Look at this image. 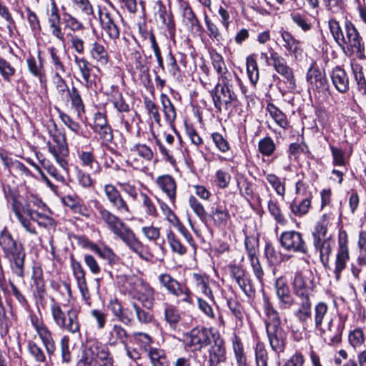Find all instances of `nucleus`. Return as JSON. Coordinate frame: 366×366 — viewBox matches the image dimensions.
<instances>
[{
	"mask_svg": "<svg viewBox=\"0 0 366 366\" xmlns=\"http://www.w3.org/2000/svg\"><path fill=\"white\" fill-rule=\"evenodd\" d=\"M4 194L20 224L29 233L36 234L35 227L31 221L36 222L39 226L46 229L54 227L55 222L51 217L41 214L36 209L46 207L40 199L34 196L24 198L10 187L7 189H4Z\"/></svg>",
	"mask_w": 366,
	"mask_h": 366,
	"instance_id": "f257e3e1",
	"label": "nucleus"
},
{
	"mask_svg": "<svg viewBox=\"0 0 366 366\" xmlns=\"http://www.w3.org/2000/svg\"><path fill=\"white\" fill-rule=\"evenodd\" d=\"M97 219L112 234L119 239L133 252L144 259V244L134 232L117 215L109 209L99 207L97 209Z\"/></svg>",
	"mask_w": 366,
	"mask_h": 366,
	"instance_id": "f03ea898",
	"label": "nucleus"
},
{
	"mask_svg": "<svg viewBox=\"0 0 366 366\" xmlns=\"http://www.w3.org/2000/svg\"><path fill=\"white\" fill-rule=\"evenodd\" d=\"M0 248L4 257L10 262L14 273L22 277L26 257L24 249L6 227L0 231Z\"/></svg>",
	"mask_w": 366,
	"mask_h": 366,
	"instance_id": "7ed1b4c3",
	"label": "nucleus"
},
{
	"mask_svg": "<svg viewBox=\"0 0 366 366\" xmlns=\"http://www.w3.org/2000/svg\"><path fill=\"white\" fill-rule=\"evenodd\" d=\"M51 313L55 324L61 330L71 334L79 332L80 323L76 309L71 307L64 311L59 303L53 302L51 305Z\"/></svg>",
	"mask_w": 366,
	"mask_h": 366,
	"instance_id": "20e7f679",
	"label": "nucleus"
},
{
	"mask_svg": "<svg viewBox=\"0 0 366 366\" xmlns=\"http://www.w3.org/2000/svg\"><path fill=\"white\" fill-rule=\"evenodd\" d=\"M127 283L131 287L129 292L133 298L139 301L147 309H152L154 304V289L145 280L137 276L129 277Z\"/></svg>",
	"mask_w": 366,
	"mask_h": 366,
	"instance_id": "39448f33",
	"label": "nucleus"
},
{
	"mask_svg": "<svg viewBox=\"0 0 366 366\" xmlns=\"http://www.w3.org/2000/svg\"><path fill=\"white\" fill-rule=\"evenodd\" d=\"M53 142L49 141L46 143L49 153L54 157L56 162L63 169L69 173V163L67 157L69 150L66 142V136L62 132H57L51 135Z\"/></svg>",
	"mask_w": 366,
	"mask_h": 366,
	"instance_id": "423d86ee",
	"label": "nucleus"
},
{
	"mask_svg": "<svg viewBox=\"0 0 366 366\" xmlns=\"http://www.w3.org/2000/svg\"><path fill=\"white\" fill-rule=\"evenodd\" d=\"M345 36L344 39H340V44H347L358 59H365V45L357 29L350 21L345 22Z\"/></svg>",
	"mask_w": 366,
	"mask_h": 366,
	"instance_id": "0eeeda50",
	"label": "nucleus"
},
{
	"mask_svg": "<svg viewBox=\"0 0 366 366\" xmlns=\"http://www.w3.org/2000/svg\"><path fill=\"white\" fill-rule=\"evenodd\" d=\"M210 331L205 327L193 328L185 335L186 345L192 351H200L211 343Z\"/></svg>",
	"mask_w": 366,
	"mask_h": 366,
	"instance_id": "6e6552de",
	"label": "nucleus"
},
{
	"mask_svg": "<svg viewBox=\"0 0 366 366\" xmlns=\"http://www.w3.org/2000/svg\"><path fill=\"white\" fill-rule=\"evenodd\" d=\"M30 320L47 353L49 355H54L56 350V345L51 332L44 323L43 320L36 315H31Z\"/></svg>",
	"mask_w": 366,
	"mask_h": 366,
	"instance_id": "1a4fd4ad",
	"label": "nucleus"
},
{
	"mask_svg": "<svg viewBox=\"0 0 366 366\" xmlns=\"http://www.w3.org/2000/svg\"><path fill=\"white\" fill-rule=\"evenodd\" d=\"M99 19L102 31L112 40L119 38L120 28L117 24L116 16L106 8H99Z\"/></svg>",
	"mask_w": 366,
	"mask_h": 366,
	"instance_id": "9d476101",
	"label": "nucleus"
},
{
	"mask_svg": "<svg viewBox=\"0 0 366 366\" xmlns=\"http://www.w3.org/2000/svg\"><path fill=\"white\" fill-rule=\"evenodd\" d=\"M107 200L120 214H131V209L118 189L112 184H107L103 189Z\"/></svg>",
	"mask_w": 366,
	"mask_h": 366,
	"instance_id": "9b49d317",
	"label": "nucleus"
},
{
	"mask_svg": "<svg viewBox=\"0 0 366 366\" xmlns=\"http://www.w3.org/2000/svg\"><path fill=\"white\" fill-rule=\"evenodd\" d=\"M91 355L103 362V366H113L114 360L107 345L103 344L97 339H90L87 341V349L85 351Z\"/></svg>",
	"mask_w": 366,
	"mask_h": 366,
	"instance_id": "f8f14e48",
	"label": "nucleus"
},
{
	"mask_svg": "<svg viewBox=\"0 0 366 366\" xmlns=\"http://www.w3.org/2000/svg\"><path fill=\"white\" fill-rule=\"evenodd\" d=\"M74 61L80 72L85 86L86 88L92 87L95 84V79L97 77L94 71H99L98 66L93 65L84 57H79L76 55L74 56Z\"/></svg>",
	"mask_w": 366,
	"mask_h": 366,
	"instance_id": "ddd939ff",
	"label": "nucleus"
},
{
	"mask_svg": "<svg viewBox=\"0 0 366 366\" xmlns=\"http://www.w3.org/2000/svg\"><path fill=\"white\" fill-rule=\"evenodd\" d=\"M280 244L289 252L306 253L305 242L298 232L290 230L282 232Z\"/></svg>",
	"mask_w": 366,
	"mask_h": 366,
	"instance_id": "4468645a",
	"label": "nucleus"
},
{
	"mask_svg": "<svg viewBox=\"0 0 366 366\" xmlns=\"http://www.w3.org/2000/svg\"><path fill=\"white\" fill-rule=\"evenodd\" d=\"M350 259L347 234L345 232L340 234L338 249L336 254L335 273L338 275L345 269Z\"/></svg>",
	"mask_w": 366,
	"mask_h": 366,
	"instance_id": "2eb2a0df",
	"label": "nucleus"
},
{
	"mask_svg": "<svg viewBox=\"0 0 366 366\" xmlns=\"http://www.w3.org/2000/svg\"><path fill=\"white\" fill-rule=\"evenodd\" d=\"M309 272L295 274L293 280V288L297 295L309 298L314 287L313 280Z\"/></svg>",
	"mask_w": 366,
	"mask_h": 366,
	"instance_id": "dca6fc26",
	"label": "nucleus"
},
{
	"mask_svg": "<svg viewBox=\"0 0 366 366\" xmlns=\"http://www.w3.org/2000/svg\"><path fill=\"white\" fill-rule=\"evenodd\" d=\"M271 349L277 353L285 350L287 342V333L280 327L274 328L273 326L266 330Z\"/></svg>",
	"mask_w": 366,
	"mask_h": 366,
	"instance_id": "f3484780",
	"label": "nucleus"
},
{
	"mask_svg": "<svg viewBox=\"0 0 366 366\" xmlns=\"http://www.w3.org/2000/svg\"><path fill=\"white\" fill-rule=\"evenodd\" d=\"M71 266L81 296L86 301V304L90 305V294L85 278V271L81 265L80 262L74 258H71Z\"/></svg>",
	"mask_w": 366,
	"mask_h": 366,
	"instance_id": "a211bd4d",
	"label": "nucleus"
},
{
	"mask_svg": "<svg viewBox=\"0 0 366 366\" xmlns=\"http://www.w3.org/2000/svg\"><path fill=\"white\" fill-rule=\"evenodd\" d=\"M231 273L232 277L247 297H251L254 294V289L249 274L244 269L237 266H232Z\"/></svg>",
	"mask_w": 366,
	"mask_h": 366,
	"instance_id": "6ab92c4d",
	"label": "nucleus"
},
{
	"mask_svg": "<svg viewBox=\"0 0 366 366\" xmlns=\"http://www.w3.org/2000/svg\"><path fill=\"white\" fill-rule=\"evenodd\" d=\"M270 60L275 71L282 75L290 84L295 86L292 70L287 66L286 60L277 52L272 50L270 52Z\"/></svg>",
	"mask_w": 366,
	"mask_h": 366,
	"instance_id": "aec40b11",
	"label": "nucleus"
},
{
	"mask_svg": "<svg viewBox=\"0 0 366 366\" xmlns=\"http://www.w3.org/2000/svg\"><path fill=\"white\" fill-rule=\"evenodd\" d=\"M192 284L194 289L201 292L208 300L214 303L213 292L209 286V277L206 274L193 273L192 275Z\"/></svg>",
	"mask_w": 366,
	"mask_h": 366,
	"instance_id": "412c9836",
	"label": "nucleus"
},
{
	"mask_svg": "<svg viewBox=\"0 0 366 366\" xmlns=\"http://www.w3.org/2000/svg\"><path fill=\"white\" fill-rule=\"evenodd\" d=\"M214 107L222 112V109H227L228 106L237 99L228 100V93L227 89L218 83L214 89L210 92Z\"/></svg>",
	"mask_w": 366,
	"mask_h": 366,
	"instance_id": "4be33fe9",
	"label": "nucleus"
},
{
	"mask_svg": "<svg viewBox=\"0 0 366 366\" xmlns=\"http://www.w3.org/2000/svg\"><path fill=\"white\" fill-rule=\"evenodd\" d=\"M329 74L334 86L338 92L345 93L349 90V77L342 68L337 66L329 72Z\"/></svg>",
	"mask_w": 366,
	"mask_h": 366,
	"instance_id": "5701e85b",
	"label": "nucleus"
},
{
	"mask_svg": "<svg viewBox=\"0 0 366 366\" xmlns=\"http://www.w3.org/2000/svg\"><path fill=\"white\" fill-rule=\"evenodd\" d=\"M226 361V349L224 342L217 339L214 344L209 350V366H218Z\"/></svg>",
	"mask_w": 366,
	"mask_h": 366,
	"instance_id": "b1692460",
	"label": "nucleus"
},
{
	"mask_svg": "<svg viewBox=\"0 0 366 366\" xmlns=\"http://www.w3.org/2000/svg\"><path fill=\"white\" fill-rule=\"evenodd\" d=\"M156 183L158 187L164 193L172 203L176 199L177 184L174 179L168 174L157 178Z\"/></svg>",
	"mask_w": 366,
	"mask_h": 366,
	"instance_id": "393cba45",
	"label": "nucleus"
},
{
	"mask_svg": "<svg viewBox=\"0 0 366 366\" xmlns=\"http://www.w3.org/2000/svg\"><path fill=\"white\" fill-rule=\"evenodd\" d=\"M276 293L281 304V307L288 309L293 305V298L290 294V289L286 280L278 278L275 282Z\"/></svg>",
	"mask_w": 366,
	"mask_h": 366,
	"instance_id": "a878e982",
	"label": "nucleus"
},
{
	"mask_svg": "<svg viewBox=\"0 0 366 366\" xmlns=\"http://www.w3.org/2000/svg\"><path fill=\"white\" fill-rule=\"evenodd\" d=\"M89 54L98 66H106L109 62V56L106 47L98 41L91 44Z\"/></svg>",
	"mask_w": 366,
	"mask_h": 366,
	"instance_id": "bb28decb",
	"label": "nucleus"
},
{
	"mask_svg": "<svg viewBox=\"0 0 366 366\" xmlns=\"http://www.w3.org/2000/svg\"><path fill=\"white\" fill-rule=\"evenodd\" d=\"M263 310L266 316L265 325L266 330L269 329L270 327H280L281 320L277 310L273 307L272 303L269 301L268 298L264 297L263 300Z\"/></svg>",
	"mask_w": 366,
	"mask_h": 366,
	"instance_id": "cd10ccee",
	"label": "nucleus"
},
{
	"mask_svg": "<svg viewBox=\"0 0 366 366\" xmlns=\"http://www.w3.org/2000/svg\"><path fill=\"white\" fill-rule=\"evenodd\" d=\"M129 337L127 330L119 324H114L107 333V342L110 346H115L119 343L127 344Z\"/></svg>",
	"mask_w": 366,
	"mask_h": 366,
	"instance_id": "c85d7f7f",
	"label": "nucleus"
},
{
	"mask_svg": "<svg viewBox=\"0 0 366 366\" xmlns=\"http://www.w3.org/2000/svg\"><path fill=\"white\" fill-rule=\"evenodd\" d=\"M111 102L117 112L121 114L119 117L122 124L124 125V127L127 131H129L131 125L126 119V114H129L130 112L129 104L126 103L122 94H117V95L113 96Z\"/></svg>",
	"mask_w": 366,
	"mask_h": 366,
	"instance_id": "c756f323",
	"label": "nucleus"
},
{
	"mask_svg": "<svg viewBox=\"0 0 366 366\" xmlns=\"http://www.w3.org/2000/svg\"><path fill=\"white\" fill-rule=\"evenodd\" d=\"M137 155L147 162H150L153 158L154 154L152 149L145 144H136L129 149V160L132 162H137Z\"/></svg>",
	"mask_w": 366,
	"mask_h": 366,
	"instance_id": "7c9ffc66",
	"label": "nucleus"
},
{
	"mask_svg": "<svg viewBox=\"0 0 366 366\" xmlns=\"http://www.w3.org/2000/svg\"><path fill=\"white\" fill-rule=\"evenodd\" d=\"M219 79L222 81V86L227 89L228 100L237 99L234 88L237 84L241 83L240 78L236 74L225 72L222 76H219Z\"/></svg>",
	"mask_w": 366,
	"mask_h": 366,
	"instance_id": "2f4dec72",
	"label": "nucleus"
},
{
	"mask_svg": "<svg viewBox=\"0 0 366 366\" xmlns=\"http://www.w3.org/2000/svg\"><path fill=\"white\" fill-rule=\"evenodd\" d=\"M50 56V66L54 76L64 75L66 73V66L61 60L59 51L54 46L48 48Z\"/></svg>",
	"mask_w": 366,
	"mask_h": 366,
	"instance_id": "473e14b6",
	"label": "nucleus"
},
{
	"mask_svg": "<svg viewBox=\"0 0 366 366\" xmlns=\"http://www.w3.org/2000/svg\"><path fill=\"white\" fill-rule=\"evenodd\" d=\"M39 58L40 61L38 64L34 56H30L28 57L26 59L27 67L29 72L33 76L38 78L41 84L46 86V76L44 69L43 64L41 61L40 55H39Z\"/></svg>",
	"mask_w": 366,
	"mask_h": 366,
	"instance_id": "72a5a7b5",
	"label": "nucleus"
},
{
	"mask_svg": "<svg viewBox=\"0 0 366 366\" xmlns=\"http://www.w3.org/2000/svg\"><path fill=\"white\" fill-rule=\"evenodd\" d=\"M157 15L162 22L167 26L169 34L174 37L175 34V24L171 12H168L162 3L159 4Z\"/></svg>",
	"mask_w": 366,
	"mask_h": 366,
	"instance_id": "f704fd0d",
	"label": "nucleus"
},
{
	"mask_svg": "<svg viewBox=\"0 0 366 366\" xmlns=\"http://www.w3.org/2000/svg\"><path fill=\"white\" fill-rule=\"evenodd\" d=\"M182 9V16L186 24L192 29L199 31L201 25L192 8L187 2H182L181 4Z\"/></svg>",
	"mask_w": 366,
	"mask_h": 366,
	"instance_id": "c9c22d12",
	"label": "nucleus"
},
{
	"mask_svg": "<svg viewBox=\"0 0 366 366\" xmlns=\"http://www.w3.org/2000/svg\"><path fill=\"white\" fill-rule=\"evenodd\" d=\"M209 217L214 226L222 227L226 224L229 218V214L222 206L217 205L216 207H212Z\"/></svg>",
	"mask_w": 366,
	"mask_h": 366,
	"instance_id": "e433bc0d",
	"label": "nucleus"
},
{
	"mask_svg": "<svg viewBox=\"0 0 366 366\" xmlns=\"http://www.w3.org/2000/svg\"><path fill=\"white\" fill-rule=\"evenodd\" d=\"M68 96L72 108L75 109L77 116L81 117L82 114L85 112V108L80 92L75 86H72L68 93Z\"/></svg>",
	"mask_w": 366,
	"mask_h": 366,
	"instance_id": "4c0bfd02",
	"label": "nucleus"
},
{
	"mask_svg": "<svg viewBox=\"0 0 366 366\" xmlns=\"http://www.w3.org/2000/svg\"><path fill=\"white\" fill-rule=\"evenodd\" d=\"M158 281L160 285L171 295L182 284L170 274L167 272L159 274L158 276Z\"/></svg>",
	"mask_w": 366,
	"mask_h": 366,
	"instance_id": "58836bf2",
	"label": "nucleus"
},
{
	"mask_svg": "<svg viewBox=\"0 0 366 366\" xmlns=\"http://www.w3.org/2000/svg\"><path fill=\"white\" fill-rule=\"evenodd\" d=\"M247 73L250 82L254 86L259 78V73L257 60L254 55H250L247 57Z\"/></svg>",
	"mask_w": 366,
	"mask_h": 366,
	"instance_id": "ea45409f",
	"label": "nucleus"
},
{
	"mask_svg": "<svg viewBox=\"0 0 366 366\" xmlns=\"http://www.w3.org/2000/svg\"><path fill=\"white\" fill-rule=\"evenodd\" d=\"M267 110L280 127L283 129H286L288 127L289 123L286 115L274 104H269L267 107Z\"/></svg>",
	"mask_w": 366,
	"mask_h": 366,
	"instance_id": "a19ab883",
	"label": "nucleus"
},
{
	"mask_svg": "<svg viewBox=\"0 0 366 366\" xmlns=\"http://www.w3.org/2000/svg\"><path fill=\"white\" fill-rule=\"evenodd\" d=\"M283 40V46L290 53L296 54L300 49V41L295 39L288 31H283L281 34Z\"/></svg>",
	"mask_w": 366,
	"mask_h": 366,
	"instance_id": "79ce46f5",
	"label": "nucleus"
},
{
	"mask_svg": "<svg viewBox=\"0 0 366 366\" xmlns=\"http://www.w3.org/2000/svg\"><path fill=\"white\" fill-rule=\"evenodd\" d=\"M164 314L166 322L174 328L181 319L178 310L174 305L165 303Z\"/></svg>",
	"mask_w": 366,
	"mask_h": 366,
	"instance_id": "37998d69",
	"label": "nucleus"
},
{
	"mask_svg": "<svg viewBox=\"0 0 366 366\" xmlns=\"http://www.w3.org/2000/svg\"><path fill=\"white\" fill-rule=\"evenodd\" d=\"M149 357L153 366H169V360L162 350L151 348Z\"/></svg>",
	"mask_w": 366,
	"mask_h": 366,
	"instance_id": "c03bdc74",
	"label": "nucleus"
},
{
	"mask_svg": "<svg viewBox=\"0 0 366 366\" xmlns=\"http://www.w3.org/2000/svg\"><path fill=\"white\" fill-rule=\"evenodd\" d=\"M6 164L10 171L14 172L16 175L21 176V177H32V174L30 170L23 163L18 160H6Z\"/></svg>",
	"mask_w": 366,
	"mask_h": 366,
	"instance_id": "a18cd8bd",
	"label": "nucleus"
},
{
	"mask_svg": "<svg viewBox=\"0 0 366 366\" xmlns=\"http://www.w3.org/2000/svg\"><path fill=\"white\" fill-rule=\"evenodd\" d=\"M161 102L165 119L169 124H172L176 119L175 108L171 100L164 94L162 95Z\"/></svg>",
	"mask_w": 366,
	"mask_h": 366,
	"instance_id": "49530a36",
	"label": "nucleus"
},
{
	"mask_svg": "<svg viewBox=\"0 0 366 366\" xmlns=\"http://www.w3.org/2000/svg\"><path fill=\"white\" fill-rule=\"evenodd\" d=\"M308 153V147L303 142H295L290 144L288 154L290 159L299 160L302 156H307Z\"/></svg>",
	"mask_w": 366,
	"mask_h": 366,
	"instance_id": "de8ad7c7",
	"label": "nucleus"
},
{
	"mask_svg": "<svg viewBox=\"0 0 366 366\" xmlns=\"http://www.w3.org/2000/svg\"><path fill=\"white\" fill-rule=\"evenodd\" d=\"M357 246L359 249L357 264L360 267H366V232H360Z\"/></svg>",
	"mask_w": 366,
	"mask_h": 366,
	"instance_id": "09e8293b",
	"label": "nucleus"
},
{
	"mask_svg": "<svg viewBox=\"0 0 366 366\" xmlns=\"http://www.w3.org/2000/svg\"><path fill=\"white\" fill-rule=\"evenodd\" d=\"M307 82L310 84V89L320 92V72L317 67L311 66L307 74Z\"/></svg>",
	"mask_w": 366,
	"mask_h": 366,
	"instance_id": "8fccbe9b",
	"label": "nucleus"
},
{
	"mask_svg": "<svg viewBox=\"0 0 366 366\" xmlns=\"http://www.w3.org/2000/svg\"><path fill=\"white\" fill-rule=\"evenodd\" d=\"M167 238L173 252L177 253L179 255H184L187 253V248L181 243L172 231L169 230L167 232Z\"/></svg>",
	"mask_w": 366,
	"mask_h": 366,
	"instance_id": "3c124183",
	"label": "nucleus"
},
{
	"mask_svg": "<svg viewBox=\"0 0 366 366\" xmlns=\"http://www.w3.org/2000/svg\"><path fill=\"white\" fill-rule=\"evenodd\" d=\"M276 149V145L271 137H267L258 142V150L264 156L269 157L273 154Z\"/></svg>",
	"mask_w": 366,
	"mask_h": 366,
	"instance_id": "603ef678",
	"label": "nucleus"
},
{
	"mask_svg": "<svg viewBox=\"0 0 366 366\" xmlns=\"http://www.w3.org/2000/svg\"><path fill=\"white\" fill-rule=\"evenodd\" d=\"M90 248L92 251L99 254L100 257L107 260L110 264L115 262L116 254L109 247L104 246L99 247L95 244H92Z\"/></svg>",
	"mask_w": 366,
	"mask_h": 366,
	"instance_id": "864d4df0",
	"label": "nucleus"
},
{
	"mask_svg": "<svg viewBox=\"0 0 366 366\" xmlns=\"http://www.w3.org/2000/svg\"><path fill=\"white\" fill-rule=\"evenodd\" d=\"M172 295L179 299V302L188 305L193 304L192 292L185 285L181 284Z\"/></svg>",
	"mask_w": 366,
	"mask_h": 366,
	"instance_id": "5fc2aeb1",
	"label": "nucleus"
},
{
	"mask_svg": "<svg viewBox=\"0 0 366 366\" xmlns=\"http://www.w3.org/2000/svg\"><path fill=\"white\" fill-rule=\"evenodd\" d=\"M142 205L145 213L152 217L158 216L157 209L153 200L145 193H140Z\"/></svg>",
	"mask_w": 366,
	"mask_h": 366,
	"instance_id": "6e6d98bb",
	"label": "nucleus"
},
{
	"mask_svg": "<svg viewBox=\"0 0 366 366\" xmlns=\"http://www.w3.org/2000/svg\"><path fill=\"white\" fill-rule=\"evenodd\" d=\"M132 306L139 323L147 325L152 322L153 315L151 312L146 311L136 302H133Z\"/></svg>",
	"mask_w": 366,
	"mask_h": 366,
	"instance_id": "4d7b16f0",
	"label": "nucleus"
},
{
	"mask_svg": "<svg viewBox=\"0 0 366 366\" xmlns=\"http://www.w3.org/2000/svg\"><path fill=\"white\" fill-rule=\"evenodd\" d=\"M310 207V200L306 198L300 202H293L290 208L292 212L296 216H302L307 213Z\"/></svg>",
	"mask_w": 366,
	"mask_h": 366,
	"instance_id": "13d9d810",
	"label": "nucleus"
},
{
	"mask_svg": "<svg viewBox=\"0 0 366 366\" xmlns=\"http://www.w3.org/2000/svg\"><path fill=\"white\" fill-rule=\"evenodd\" d=\"M350 345L355 349L360 347L365 342V337L362 330L360 328L351 331L348 335Z\"/></svg>",
	"mask_w": 366,
	"mask_h": 366,
	"instance_id": "bf43d9fd",
	"label": "nucleus"
},
{
	"mask_svg": "<svg viewBox=\"0 0 366 366\" xmlns=\"http://www.w3.org/2000/svg\"><path fill=\"white\" fill-rule=\"evenodd\" d=\"M266 179L278 195L284 197L285 194V185L284 182L274 174H267L266 175Z\"/></svg>",
	"mask_w": 366,
	"mask_h": 366,
	"instance_id": "052dcab7",
	"label": "nucleus"
},
{
	"mask_svg": "<svg viewBox=\"0 0 366 366\" xmlns=\"http://www.w3.org/2000/svg\"><path fill=\"white\" fill-rule=\"evenodd\" d=\"M75 10L81 11L84 15L90 16L94 14V9L89 0H70Z\"/></svg>",
	"mask_w": 366,
	"mask_h": 366,
	"instance_id": "680f3d73",
	"label": "nucleus"
},
{
	"mask_svg": "<svg viewBox=\"0 0 366 366\" xmlns=\"http://www.w3.org/2000/svg\"><path fill=\"white\" fill-rule=\"evenodd\" d=\"M189 205L195 214L201 219H205L207 212L203 204L194 196H190L188 199Z\"/></svg>",
	"mask_w": 366,
	"mask_h": 366,
	"instance_id": "e2e57ef3",
	"label": "nucleus"
},
{
	"mask_svg": "<svg viewBox=\"0 0 366 366\" xmlns=\"http://www.w3.org/2000/svg\"><path fill=\"white\" fill-rule=\"evenodd\" d=\"M28 351L29 354L38 362H44L46 361V355L42 348L36 342L30 341L28 343Z\"/></svg>",
	"mask_w": 366,
	"mask_h": 366,
	"instance_id": "0e129e2a",
	"label": "nucleus"
},
{
	"mask_svg": "<svg viewBox=\"0 0 366 366\" xmlns=\"http://www.w3.org/2000/svg\"><path fill=\"white\" fill-rule=\"evenodd\" d=\"M210 56L213 67L219 74V76H222L225 72H229L227 69L223 57L219 54L217 52H212Z\"/></svg>",
	"mask_w": 366,
	"mask_h": 366,
	"instance_id": "69168bd1",
	"label": "nucleus"
},
{
	"mask_svg": "<svg viewBox=\"0 0 366 366\" xmlns=\"http://www.w3.org/2000/svg\"><path fill=\"white\" fill-rule=\"evenodd\" d=\"M257 366H267L268 355L264 345L258 342L255 347Z\"/></svg>",
	"mask_w": 366,
	"mask_h": 366,
	"instance_id": "338daca9",
	"label": "nucleus"
},
{
	"mask_svg": "<svg viewBox=\"0 0 366 366\" xmlns=\"http://www.w3.org/2000/svg\"><path fill=\"white\" fill-rule=\"evenodd\" d=\"M352 70L355 79L357 82L358 89L366 93V79L364 76L362 66L358 64L355 66L352 65Z\"/></svg>",
	"mask_w": 366,
	"mask_h": 366,
	"instance_id": "774afa93",
	"label": "nucleus"
}]
</instances>
